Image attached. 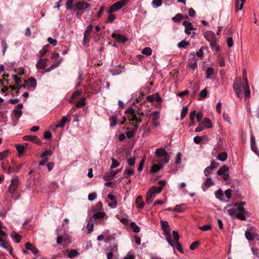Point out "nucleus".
I'll return each instance as SVG.
<instances>
[{"mask_svg": "<svg viewBox=\"0 0 259 259\" xmlns=\"http://www.w3.org/2000/svg\"><path fill=\"white\" fill-rule=\"evenodd\" d=\"M73 0H67L66 4V8L67 10H72Z\"/></svg>", "mask_w": 259, "mask_h": 259, "instance_id": "6e6d98bb", "label": "nucleus"}, {"mask_svg": "<svg viewBox=\"0 0 259 259\" xmlns=\"http://www.w3.org/2000/svg\"><path fill=\"white\" fill-rule=\"evenodd\" d=\"M134 129L126 132L125 134L126 136L127 137V138L128 139L132 138L134 136V135L136 133L137 130L139 128V126L137 124H135L134 125Z\"/></svg>", "mask_w": 259, "mask_h": 259, "instance_id": "393cba45", "label": "nucleus"}, {"mask_svg": "<svg viewBox=\"0 0 259 259\" xmlns=\"http://www.w3.org/2000/svg\"><path fill=\"white\" fill-rule=\"evenodd\" d=\"M78 254L76 250L72 249L68 253L67 256L69 258H74Z\"/></svg>", "mask_w": 259, "mask_h": 259, "instance_id": "79ce46f5", "label": "nucleus"}, {"mask_svg": "<svg viewBox=\"0 0 259 259\" xmlns=\"http://www.w3.org/2000/svg\"><path fill=\"white\" fill-rule=\"evenodd\" d=\"M188 112V108L187 107H183L181 113V118L183 119L187 114Z\"/></svg>", "mask_w": 259, "mask_h": 259, "instance_id": "13d9d810", "label": "nucleus"}, {"mask_svg": "<svg viewBox=\"0 0 259 259\" xmlns=\"http://www.w3.org/2000/svg\"><path fill=\"white\" fill-rule=\"evenodd\" d=\"M244 79L245 84L242 83L240 77L236 78L233 84V88L238 98H242L243 93H244L245 98L247 99L250 97V92L246 76L244 77Z\"/></svg>", "mask_w": 259, "mask_h": 259, "instance_id": "f257e3e1", "label": "nucleus"}, {"mask_svg": "<svg viewBox=\"0 0 259 259\" xmlns=\"http://www.w3.org/2000/svg\"><path fill=\"white\" fill-rule=\"evenodd\" d=\"M161 227L164 232V235L169 236L170 235V229L167 221L162 220L160 221Z\"/></svg>", "mask_w": 259, "mask_h": 259, "instance_id": "9b49d317", "label": "nucleus"}, {"mask_svg": "<svg viewBox=\"0 0 259 259\" xmlns=\"http://www.w3.org/2000/svg\"><path fill=\"white\" fill-rule=\"evenodd\" d=\"M36 80L33 77L30 78L28 80L27 84L31 87H35L36 85Z\"/></svg>", "mask_w": 259, "mask_h": 259, "instance_id": "c9c22d12", "label": "nucleus"}, {"mask_svg": "<svg viewBox=\"0 0 259 259\" xmlns=\"http://www.w3.org/2000/svg\"><path fill=\"white\" fill-rule=\"evenodd\" d=\"M190 44L189 41H186V40H182L179 43H178L177 46L179 48L181 49H185L188 46H189Z\"/></svg>", "mask_w": 259, "mask_h": 259, "instance_id": "2f4dec72", "label": "nucleus"}, {"mask_svg": "<svg viewBox=\"0 0 259 259\" xmlns=\"http://www.w3.org/2000/svg\"><path fill=\"white\" fill-rule=\"evenodd\" d=\"M156 158L155 162L165 164L168 162L170 158L168 153L162 148L157 149L155 151Z\"/></svg>", "mask_w": 259, "mask_h": 259, "instance_id": "20e7f679", "label": "nucleus"}, {"mask_svg": "<svg viewBox=\"0 0 259 259\" xmlns=\"http://www.w3.org/2000/svg\"><path fill=\"white\" fill-rule=\"evenodd\" d=\"M154 188H151L147 193L146 203L148 204H151L155 197L156 193L154 192Z\"/></svg>", "mask_w": 259, "mask_h": 259, "instance_id": "9d476101", "label": "nucleus"}, {"mask_svg": "<svg viewBox=\"0 0 259 259\" xmlns=\"http://www.w3.org/2000/svg\"><path fill=\"white\" fill-rule=\"evenodd\" d=\"M18 184V179L17 177H15L11 180V184L9 187V191L10 193L13 194L17 189V186Z\"/></svg>", "mask_w": 259, "mask_h": 259, "instance_id": "f8f14e48", "label": "nucleus"}, {"mask_svg": "<svg viewBox=\"0 0 259 259\" xmlns=\"http://www.w3.org/2000/svg\"><path fill=\"white\" fill-rule=\"evenodd\" d=\"M49 47V45L48 44L42 48L41 50L39 51V54L40 55V58H42L43 56L47 53L48 51V47Z\"/></svg>", "mask_w": 259, "mask_h": 259, "instance_id": "8fccbe9b", "label": "nucleus"}, {"mask_svg": "<svg viewBox=\"0 0 259 259\" xmlns=\"http://www.w3.org/2000/svg\"><path fill=\"white\" fill-rule=\"evenodd\" d=\"M48 42L52 45L53 46H56L57 44V41L55 39L52 38L51 37L48 38Z\"/></svg>", "mask_w": 259, "mask_h": 259, "instance_id": "69168bd1", "label": "nucleus"}, {"mask_svg": "<svg viewBox=\"0 0 259 259\" xmlns=\"http://www.w3.org/2000/svg\"><path fill=\"white\" fill-rule=\"evenodd\" d=\"M245 202H241L234 204V207L227 210V213L231 216L235 215L236 217L242 221L245 220L246 216H249V212L246 211L243 206Z\"/></svg>", "mask_w": 259, "mask_h": 259, "instance_id": "f03ea898", "label": "nucleus"}, {"mask_svg": "<svg viewBox=\"0 0 259 259\" xmlns=\"http://www.w3.org/2000/svg\"><path fill=\"white\" fill-rule=\"evenodd\" d=\"M97 197V194L96 193H90L88 195V199L90 201H93Z\"/></svg>", "mask_w": 259, "mask_h": 259, "instance_id": "338daca9", "label": "nucleus"}, {"mask_svg": "<svg viewBox=\"0 0 259 259\" xmlns=\"http://www.w3.org/2000/svg\"><path fill=\"white\" fill-rule=\"evenodd\" d=\"M93 27L92 25H90L87 28L84 33L83 43L85 46H88L90 39V35Z\"/></svg>", "mask_w": 259, "mask_h": 259, "instance_id": "1a4fd4ad", "label": "nucleus"}, {"mask_svg": "<svg viewBox=\"0 0 259 259\" xmlns=\"http://www.w3.org/2000/svg\"><path fill=\"white\" fill-rule=\"evenodd\" d=\"M245 0H235V9L237 11L243 9Z\"/></svg>", "mask_w": 259, "mask_h": 259, "instance_id": "5701e85b", "label": "nucleus"}, {"mask_svg": "<svg viewBox=\"0 0 259 259\" xmlns=\"http://www.w3.org/2000/svg\"><path fill=\"white\" fill-rule=\"evenodd\" d=\"M223 195V192L221 189H219L215 192V196L219 199L221 200Z\"/></svg>", "mask_w": 259, "mask_h": 259, "instance_id": "4d7b16f0", "label": "nucleus"}, {"mask_svg": "<svg viewBox=\"0 0 259 259\" xmlns=\"http://www.w3.org/2000/svg\"><path fill=\"white\" fill-rule=\"evenodd\" d=\"M25 248L27 250L31 251L34 254H36L38 253L37 249L30 243H26L25 244Z\"/></svg>", "mask_w": 259, "mask_h": 259, "instance_id": "412c9836", "label": "nucleus"}, {"mask_svg": "<svg viewBox=\"0 0 259 259\" xmlns=\"http://www.w3.org/2000/svg\"><path fill=\"white\" fill-rule=\"evenodd\" d=\"M218 61L220 67H224L225 66L224 59L220 55H219L218 57Z\"/></svg>", "mask_w": 259, "mask_h": 259, "instance_id": "3c124183", "label": "nucleus"}, {"mask_svg": "<svg viewBox=\"0 0 259 259\" xmlns=\"http://www.w3.org/2000/svg\"><path fill=\"white\" fill-rule=\"evenodd\" d=\"M129 2V0H121L114 3L110 7V10L113 12L117 11Z\"/></svg>", "mask_w": 259, "mask_h": 259, "instance_id": "0eeeda50", "label": "nucleus"}, {"mask_svg": "<svg viewBox=\"0 0 259 259\" xmlns=\"http://www.w3.org/2000/svg\"><path fill=\"white\" fill-rule=\"evenodd\" d=\"M112 36L120 43H124L127 40V38L126 37L120 34L112 33Z\"/></svg>", "mask_w": 259, "mask_h": 259, "instance_id": "6ab92c4d", "label": "nucleus"}, {"mask_svg": "<svg viewBox=\"0 0 259 259\" xmlns=\"http://www.w3.org/2000/svg\"><path fill=\"white\" fill-rule=\"evenodd\" d=\"M134 174V170L131 168H126L123 171V175H132Z\"/></svg>", "mask_w": 259, "mask_h": 259, "instance_id": "e2e57ef3", "label": "nucleus"}, {"mask_svg": "<svg viewBox=\"0 0 259 259\" xmlns=\"http://www.w3.org/2000/svg\"><path fill=\"white\" fill-rule=\"evenodd\" d=\"M120 171H121V169H118L116 170L115 171H111L109 172H106L104 175L103 179L105 181H108V180H112L114 178V177L115 176V175L116 174H117L118 173H119Z\"/></svg>", "mask_w": 259, "mask_h": 259, "instance_id": "2eb2a0df", "label": "nucleus"}, {"mask_svg": "<svg viewBox=\"0 0 259 259\" xmlns=\"http://www.w3.org/2000/svg\"><path fill=\"white\" fill-rule=\"evenodd\" d=\"M87 228L88 229V233L90 234L94 229V224L93 223H88L87 226Z\"/></svg>", "mask_w": 259, "mask_h": 259, "instance_id": "0e129e2a", "label": "nucleus"}, {"mask_svg": "<svg viewBox=\"0 0 259 259\" xmlns=\"http://www.w3.org/2000/svg\"><path fill=\"white\" fill-rule=\"evenodd\" d=\"M152 51L150 48L146 47L142 50V53L147 56H150L152 54Z\"/></svg>", "mask_w": 259, "mask_h": 259, "instance_id": "c03bdc74", "label": "nucleus"}, {"mask_svg": "<svg viewBox=\"0 0 259 259\" xmlns=\"http://www.w3.org/2000/svg\"><path fill=\"white\" fill-rule=\"evenodd\" d=\"M136 162V158L134 157H130L127 160V162L130 166H133L135 165Z\"/></svg>", "mask_w": 259, "mask_h": 259, "instance_id": "5fc2aeb1", "label": "nucleus"}, {"mask_svg": "<svg viewBox=\"0 0 259 259\" xmlns=\"http://www.w3.org/2000/svg\"><path fill=\"white\" fill-rule=\"evenodd\" d=\"M196 116L198 121H200L203 116V114L201 112L197 113L196 110H194L191 111L190 113V119L191 121H193Z\"/></svg>", "mask_w": 259, "mask_h": 259, "instance_id": "a211bd4d", "label": "nucleus"}, {"mask_svg": "<svg viewBox=\"0 0 259 259\" xmlns=\"http://www.w3.org/2000/svg\"><path fill=\"white\" fill-rule=\"evenodd\" d=\"M106 215L105 212L103 211L96 212L93 214V218L96 219H101L103 218Z\"/></svg>", "mask_w": 259, "mask_h": 259, "instance_id": "7c9ffc66", "label": "nucleus"}, {"mask_svg": "<svg viewBox=\"0 0 259 259\" xmlns=\"http://www.w3.org/2000/svg\"><path fill=\"white\" fill-rule=\"evenodd\" d=\"M76 9L77 11L83 10L90 7V5L84 2H78L75 4Z\"/></svg>", "mask_w": 259, "mask_h": 259, "instance_id": "f3484780", "label": "nucleus"}, {"mask_svg": "<svg viewBox=\"0 0 259 259\" xmlns=\"http://www.w3.org/2000/svg\"><path fill=\"white\" fill-rule=\"evenodd\" d=\"M211 229V225L209 224L199 227V229L202 231H207Z\"/></svg>", "mask_w": 259, "mask_h": 259, "instance_id": "49530a36", "label": "nucleus"}, {"mask_svg": "<svg viewBox=\"0 0 259 259\" xmlns=\"http://www.w3.org/2000/svg\"><path fill=\"white\" fill-rule=\"evenodd\" d=\"M183 15L181 14H177L171 18V20L176 22H179L183 19Z\"/></svg>", "mask_w": 259, "mask_h": 259, "instance_id": "4c0bfd02", "label": "nucleus"}, {"mask_svg": "<svg viewBox=\"0 0 259 259\" xmlns=\"http://www.w3.org/2000/svg\"><path fill=\"white\" fill-rule=\"evenodd\" d=\"M150 115H154L153 118L152 120V124L153 125L154 127H157L159 125L160 123L159 122V119L160 117L159 112L158 111H155L152 112Z\"/></svg>", "mask_w": 259, "mask_h": 259, "instance_id": "ddd939ff", "label": "nucleus"}, {"mask_svg": "<svg viewBox=\"0 0 259 259\" xmlns=\"http://www.w3.org/2000/svg\"><path fill=\"white\" fill-rule=\"evenodd\" d=\"M48 60V59H42L40 58L36 64V68L39 70L45 69L47 66Z\"/></svg>", "mask_w": 259, "mask_h": 259, "instance_id": "4468645a", "label": "nucleus"}, {"mask_svg": "<svg viewBox=\"0 0 259 259\" xmlns=\"http://www.w3.org/2000/svg\"><path fill=\"white\" fill-rule=\"evenodd\" d=\"M23 139L25 141H31L33 143L38 144H41V141H40V140L36 136H25L23 137Z\"/></svg>", "mask_w": 259, "mask_h": 259, "instance_id": "aec40b11", "label": "nucleus"}, {"mask_svg": "<svg viewBox=\"0 0 259 259\" xmlns=\"http://www.w3.org/2000/svg\"><path fill=\"white\" fill-rule=\"evenodd\" d=\"M203 124L207 127L210 128L212 127V123L211 120L208 118H205L202 121Z\"/></svg>", "mask_w": 259, "mask_h": 259, "instance_id": "e433bc0d", "label": "nucleus"}, {"mask_svg": "<svg viewBox=\"0 0 259 259\" xmlns=\"http://www.w3.org/2000/svg\"><path fill=\"white\" fill-rule=\"evenodd\" d=\"M163 164L158 163V164H153L151 168V172H156L162 169L164 166Z\"/></svg>", "mask_w": 259, "mask_h": 259, "instance_id": "4be33fe9", "label": "nucleus"}, {"mask_svg": "<svg viewBox=\"0 0 259 259\" xmlns=\"http://www.w3.org/2000/svg\"><path fill=\"white\" fill-rule=\"evenodd\" d=\"M110 127H113L117 123V117L116 115H112L110 118Z\"/></svg>", "mask_w": 259, "mask_h": 259, "instance_id": "c85d7f7f", "label": "nucleus"}, {"mask_svg": "<svg viewBox=\"0 0 259 259\" xmlns=\"http://www.w3.org/2000/svg\"><path fill=\"white\" fill-rule=\"evenodd\" d=\"M186 208V205L184 203L180 205H177L172 209V211H177L179 212H183Z\"/></svg>", "mask_w": 259, "mask_h": 259, "instance_id": "b1692460", "label": "nucleus"}, {"mask_svg": "<svg viewBox=\"0 0 259 259\" xmlns=\"http://www.w3.org/2000/svg\"><path fill=\"white\" fill-rule=\"evenodd\" d=\"M134 254L131 252H128L123 259H134Z\"/></svg>", "mask_w": 259, "mask_h": 259, "instance_id": "774afa93", "label": "nucleus"}, {"mask_svg": "<svg viewBox=\"0 0 259 259\" xmlns=\"http://www.w3.org/2000/svg\"><path fill=\"white\" fill-rule=\"evenodd\" d=\"M112 164L110 165V168L113 169L118 167L119 165V163L114 158H111Z\"/></svg>", "mask_w": 259, "mask_h": 259, "instance_id": "a19ab883", "label": "nucleus"}, {"mask_svg": "<svg viewBox=\"0 0 259 259\" xmlns=\"http://www.w3.org/2000/svg\"><path fill=\"white\" fill-rule=\"evenodd\" d=\"M125 113L127 114V118L128 120L133 122L135 124L138 125L142 122V119L141 116L144 115L143 112H140L132 107H128Z\"/></svg>", "mask_w": 259, "mask_h": 259, "instance_id": "7ed1b4c3", "label": "nucleus"}, {"mask_svg": "<svg viewBox=\"0 0 259 259\" xmlns=\"http://www.w3.org/2000/svg\"><path fill=\"white\" fill-rule=\"evenodd\" d=\"M136 203L139 209H142L144 206V203L143 202L142 197L138 196L136 199Z\"/></svg>", "mask_w": 259, "mask_h": 259, "instance_id": "a878e982", "label": "nucleus"}, {"mask_svg": "<svg viewBox=\"0 0 259 259\" xmlns=\"http://www.w3.org/2000/svg\"><path fill=\"white\" fill-rule=\"evenodd\" d=\"M199 244V241H195V242H193L190 246V250H195L197 247V246H198Z\"/></svg>", "mask_w": 259, "mask_h": 259, "instance_id": "052dcab7", "label": "nucleus"}, {"mask_svg": "<svg viewBox=\"0 0 259 259\" xmlns=\"http://www.w3.org/2000/svg\"><path fill=\"white\" fill-rule=\"evenodd\" d=\"M11 236L16 243L20 242L21 240V236L17 233L15 231H13L11 233Z\"/></svg>", "mask_w": 259, "mask_h": 259, "instance_id": "cd10ccee", "label": "nucleus"}, {"mask_svg": "<svg viewBox=\"0 0 259 259\" xmlns=\"http://www.w3.org/2000/svg\"><path fill=\"white\" fill-rule=\"evenodd\" d=\"M113 11L109 9L108 12V20L109 22L112 23L115 18V15L113 14Z\"/></svg>", "mask_w": 259, "mask_h": 259, "instance_id": "72a5a7b5", "label": "nucleus"}, {"mask_svg": "<svg viewBox=\"0 0 259 259\" xmlns=\"http://www.w3.org/2000/svg\"><path fill=\"white\" fill-rule=\"evenodd\" d=\"M214 184L213 182L210 178H207L204 182V186L208 188Z\"/></svg>", "mask_w": 259, "mask_h": 259, "instance_id": "f704fd0d", "label": "nucleus"}, {"mask_svg": "<svg viewBox=\"0 0 259 259\" xmlns=\"http://www.w3.org/2000/svg\"><path fill=\"white\" fill-rule=\"evenodd\" d=\"M130 226L133 229V231L136 233H139L140 231V227L137 226L135 222H132L130 224Z\"/></svg>", "mask_w": 259, "mask_h": 259, "instance_id": "58836bf2", "label": "nucleus"}, {"mask_svg": "<svg viewBox=\"0 0 259 259\" xmlns=\"http://www.w3.org/2000/svg\"><path fill=\"white\" fill-rule=\"evenodd\" d=\"M9 151L8 150H5L0 152V160H3L5 158L7 157L9 154Z\"/></svg>", "mask_w": 259, "mask_h": 259, "instance_id": "09e8293b", "label": "nucleus"}, {"mask_svg": "<svg viewBox=\"0 0 259 259\" xmlns=\"http://www.w3.org/2000/svg\"><path fill=\"white\" fill-rule=\"evenodd\" d=\"M146 100L147 101L150 102H152L154 101H156L157 102H160L162 101V99L160 97L158 93H156L150 96H148L146 97Z\"/></svg>", "mask_w": 259, "mask_h": 259, "instance_id": "dca6fc26", "label": "nucleus"}, {"mask_svg": "<svg viewBox=\"0 0 259 259\" xmlns=\"http://www.w3.org/2000/svg\"><path fill=\"white\" fill-rule=\"evenodd\" d=\"M149 121H148L147 122L144 123L142 125V128L143 130L145 133H150L151 131V128L148 126Z\"/></svg>", "mask_w": 259, "mask_h": 259, "instance_id": "ea45409f", "label": "nucleus"}, {"mask_svg": "<svg viewBox=\"0 0 259 259\" xmlns=\"http://www.w3.org/2000/svg\"><path fill=\"white\" fill-rule=\"evenodd\" d=\"M2 46L3 48V56H4L6 53V52L7 51V49L8 48V45L5 40H4V39L2 40Z\"/></svg>", "mask_w": 259, "mask_h": 259, "instance_id": "864d4df0", "label": "nucleus"}, {"mask_svg": "<svg viewBox=\"0 0 259 259\" xmlns=\"http://www.w3.org/2000/svg\"><path fill=\"white\" fill-rule=\"evenodd\" d=\"M172 237L174 238V243L179 242V235L177 231H173L172 232Z\"/></svg>", "mask_w": 259, "mask_h": 259, "instance_id": "603ef678", "label": "nucleus"}, {"mask_svg": "<svg viewBox=\"0 0 259 259\" xmlns=\"http://www.w3.org/2000/svg\"><path fill=\"white\" fill-rule=\"evenodd\" d=\"M17 150L18 151L19 156H20V155L23 154L25 150V148L23 146L21 145H17L16 147Z\"/></svg>", "mask_w": 259, "mask_h": 259, "instance_id": "37998d69", "label": "nucleus"}, {"mask_svg": "<svg viewBox=\"0 0 259 259\" xmlns=\"http://www.w3.org/2000/svg\"><path fill=\"white\" fill-rule=\"evenodd\" d=\"M255 228L253 227H249L245 231V237L248 241H252L257 239V235L254 232Z\"/></svg>", "mask_w": 259, "mask_h": 259, "instance_id": "423d86ee", "label": "nucleus"}, {"mask_svg": "<svg viewBox=\"0 0 259 259\" xmlns=\"http://www.w3.org/2000/svg\"><path fill=\"white\" fill-rule=\"evenodd\" d=\"M227 153L226 152H223L218 155L217 158L221 161H225L227 159Z\"/></svg>", "mask_w": 259, "mask_h": 259, "instance_id": "bb28decb", "label": "nucleus"}, {"mask_svg": "<svg viewBox=\"0 0 259 259\" xmlns=\"http://www.w3.org/2000/svg\"><path fill=\"white\" fill-rule=\"evenodd\" d=\"M67 121V117L66 116H63L60 122L56 125L57 128L63 127L65 125V123Z\"/></svg>", "mask_w": 259, "mask_h": 259, "instance_id": "c756f323", "label": "nucleus"}, {"mask_svg": "<svg viewBox=\"0 0 259 259\" xmlns=\"http://www.w3.org/2000/svg\"><path fill=\"white\" fill-rule=\"evenodd\" d=\"M152 3L153 8H157L162 5V0H153Z\"/></svg>", "mask_w": 259, "mask_h": 259, "instance_id": "de8ad7c7", "label": "nucleus"}, {"mask_svg": "<svg viewBox=\"0 0 259 259\" xmlns=\"http://www.w3.org/2000/svg\"><path fill=\"white\" fill-rule=\"evenodd\" d=\"M214 70L212 67H208L206 70V78L209 79L213 74Z\"/></svg>", "mask_w": 259, "mask_h": 259, "instance_id": "473e14b6", "label": "nucleus"}, {"mask_svg": "<svg viewBox=\"0 0 259 259\" xmlns=\"http://www.w3.org/2000/svg\"><path fill=\"white\" fill-rule=\"evenodd\" d=\"M0 247L5 248L6 249L8 250L9 248H10L11 246H10L9 244H8L5 242V239L4 240V242H2L0 243Z\"/></svg>", "mask_w": 259, "mask_h": 259, "instance_id": "680f3d73", "label": "nucleus"}, {"mask_svg": "<svg viewBox=\"0 0 259 259\" xmlns=\"http://www.w3.org/2000/svg\"><path fill=\"white\" fill-rule=\"evenodd\" d=\"M229 169L228 166L224 165L220 168L217 171L219 176H223V178L225 180H228L230 178Z\"/></svg>", "mask_w": 259, "mask_h": 259, "instance_id": "6e6552de", "label": "nucleus"}, {"mask_svg": "<svg viewBox=\"0 0 259 259\" xmlns=\"http://www.w3.org/2000/svg\"><path fill=\"white\" fill-rule=\"evenodd\" d=\"M204 36L210 42L211 48L215 49L217 50L219 49L215 44V34L212 31H206L204 34Z\"/></svg>", "mask_w": 259, "mask_h": 259, "instance_id": "39448f33", "label": "nucleus"}, {"mask_svg": "<svg viewBox=\"0 0 259 259\" xmlns=\"http://www.w3.org/2000/svg\"><path fill=\"white\" fill-rule=\"evenodd\" d=\"M85 104V99L82 98L80 99L75 104L76 107H80L84 106Z\"/></svg>", "mask_w": 259, "mask_h": 259, "instance_id": "a18cd8bd", "label": "nucleus"}, {"mask_svg": "<svg viewBox=\"0 0 259 259\" xmlns=\"http://www.w3.org/2000/svg\"><path fill=\"white\" fill-rule=\"evenodd\" d=\"M13 112L15 114V116H16L18 118H19L22 114V111L21 110L17 109H14L13 110Z\"/></svg>", "mask_w": 259, "mask_h": 259, "instance_id": "bf43d9fd", "label": "nucleus"}]
</instances>
